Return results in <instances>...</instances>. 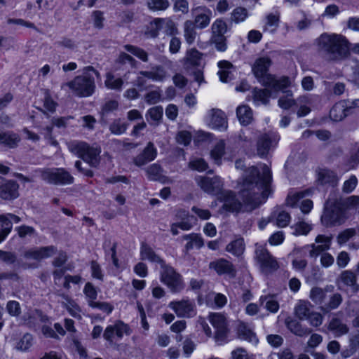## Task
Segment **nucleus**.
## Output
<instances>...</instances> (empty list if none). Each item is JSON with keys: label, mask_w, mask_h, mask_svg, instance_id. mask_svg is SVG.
I'll return each instance as SVG.
<instances>
[{"label": "nucleus", "mask_w": 359, "mask_h": 359, "mask_svg": "<svg viewBox=\"0 0 359 359\" xmlns=\"http://www.w3.org/2000/svg\"><path fill=\"white\" fill-rule=\"evenodd\" d=\"M271 181V171L266 165H262V172L255 166L248 168L245 170L239 191L243 203L236 198L233 191H224L221 193L223 208L233 212H252L267 199Z\"/></svg>", "instance_id": "1"}, {"label": "nucleus", "mask_w": 359, "mask_h": 359, "mask_svg": "<svg viewBox=\"0 0 359 359\" xmlns=\"http://www.w3.org/2000/svg\"><path fill=\"white\" fill-rule=\"evenodd\" d=\"M318 53L327 61H341L349 55V42L341 34H322L316 40Z\"/></svg>", "instance_id": "2"}, {"label": "nucleus", "mask_w": 359, "mask_h": 359, "mask_svg": "<svg viewBox=\"0 0 359 359\" xmlns=\"http://www.w3.org/2000/svg\"><path fill=\"white\" fill-rule=\"evenodd\" d=\"M270 65L271 60L269 58L260 57L255 61L252 67V72L262 86L271 88L275 91L284 92V90L290 84L289 78L283 76L280 79H276L271 74L267 73Z\"/></svg>", "instance_id": "3"}, {"label": "nucleus", "mask_w": 359, "mask_h": 359, "mask_svg": "<svg viewBox=\"0 0 359 359\" xmlns=\"http://www.w3.org/2000/svg\"><path fill=\"white\" fill-rule=\"evenodd\" d=\"M88 71L93 72L97 76L100 75L93 67H87L82 75L76 76L69 82L62 83L61 88L65 89V87H69L76 95L80 97L91 95L95 90V84L94 77L88 73Z\"/></svg>", "instance_id": "4"}, {"label": "nucleus", "mask_w": 359, "mask_h": 359, "mask_svg": "<svg viewBox=\"0 0 359 359\" xmlns=\"http://www.w3.org/2000/svg\"><path fill=\"white\" fill-rule=\"evenodd\" d=\"M68 149L90 166L96 167L100 163L101 152L100 148L90 147L85 142L73 141L69 143Z\"/></svg>", "instance_id": "5"}, {"label": "nucleus", "mask_w": 359, "mask_h": 359, "mask_svg": "<svg viewBox=\"0 0 359 359\" xmlns=\"http://www.w3.org/2000/svg\"><path fill=\"white\" fill-rule=\"evenodd\" d=\"M40 177L46 182L55 185H67L74 182V177L62 168H43L38 170Z\"/></svg>", "instance_id": "6"}, {"label": "nucleus", "mask_w": 359, "mask_h": 359, "mask_svg": "<svg viewBox=\"0 0 359 359\" xmlns=\"http://www.w3.org/2000/svg\"><path fill=\"white\" fill-rule=\"evenodd\" d=\"M345 220L344 208L335 202L326 201L321 216L322 224L326 227L334 226L342 224Z\"/></svg>", "instance_id": "7"}, {"label": "nucleus", "mask_w": 359, "mask_h": 359, "mask_svg": "<svg viewBox=\"0 0 359 359\" xmlns=\"http://www.w3.org/2000/svg\"><path fill=\"white\" fill-rule=\"evenodd\" d=\"M160 279L172 292H180L184 287L182 276L165 262L161 266Z\"/></svg>", "instance_id": "8"}, {"label": "nucleus", "mask_w": 359, "mask_h": 359, "mask_svg": "<svg viewBox=\"0 0 359 359\" xmlns=\"http://www.w3.org/2000/svg\"><path fill=\"white\" fill-rule=\"evenodd\" d=\"M255 259L259 265L261 271L265 274L271 273L279 268L276 259L261 245H256Z\"/></svg>", "instance_id": "9"}, {"label": "nucleus", "mask_w": 359, "mask_h": 359, "mask_svg": "<svg viewBox=\"0 0 359 359\" xmlns=\"http://www.w3.org/2000/svg\"><path fill=\"white\" fill-rule=\"evenodd\" d=\"M202 61V53L196 48L187 50L186 55L182 62L184 69L195 76L196 80L201 83L202 82V73L199 70Z\"/></svg>", "instance_id": "10"}, {"label": "nucleus", "mask_w": 359, "mask_h": 359, "mask_svg": "<svg viewBox=\"0 0 359 359\" xmlns=\"http://www.w3.org/2000/svg\"><path fill=\"white\" fill-rule=\"evenodd\" d=\"M207 122L212 129L224 131L228 128L226 116L224 112L219 109H212L208 111Z\"/></svg>", "instance_id": "11"}, {"label": "nucleus", "mask_w": 359, "mask_h": 359, "mask_svg": "<svg viewBox=\"0 0 359 359\" xmlns=\"http://www.w3.org/2000/svg\"><path fill=\"white\" fill-rule=\"evenodd\" d=\"M168 306L179 317L191 318L196 315L194 304L189 300L172 301Z\"/></svg>", "instance_id": "12"}, {"label": "nucleus", "mask_w": 359, "mask_h": 359, "mask_svg": "<svg viewBox=\"0 0 359 359\" xmlns=\"http://www.w3.org/2000/svg\"><path fill=\"white\" fill-rule=\"evenodd\" d=\"M209 269L215 271L219 276L227 275L230 278H234L236 275V269L234 265L224 258H219L210 262Z\"/></svg>", "instance_id": "13"}, {"label": "nucleus", "mask_w": 359, "mask_h": 359, "mask_svg": "<svg viewBox=\"0 0 359 359\" xmlns=\"http://www.w3.org/2000/svg\"><path fill=\"white\" fill-rule=\"evenodd\" d=\"M56 252L57 248L53 245L34 248L25 250L23 252V257L27 259L41 261L43 259L52 257Z\"/></svg>", "instance_id": "14"}, {"label": "nucleus", "mask_w": 359, "mask_h": 359, "mask_svg": "<svg viewBox=\"0 0 359 359\" xmlns=\"http://www.w3.org/2000/svg\"><path fill=\"white\" fill-rule=\"evenodd\" d=\"M19 185L12 180L2 179L0 181V198L6 201H12L19 196Z\"/></svg>", "instance_id": "15"}, {"label": "nucleus", "mask_w": 359, "mask_h": 359, "mask_svg": "<svg viewBox=\"0 0 359 359\" xmlns=\"http://www.w3.org/2000/svg\"><path fill=\"white\" fill-rule=\"evenodd\" d=\"M278 137L275 133H267L261 135L257 143V154L259 156H265L273 144H276Z\"/></svg>", "instance_id": "16"}, {"label": "nucleus", "mask_w": 359, "mask_h": 359, "mask_svg": "<svg viewBox=\"0 0 359 359\" xmlns=\"http://www.w3.org/2000/svg\"><path fill=\"white\" fill-rule=\"evenodd\" d=\"M157 156V149L154 144L149 142L144 150L134 158L137 166H142L154 161Z\"/></svg>", "instance_id": "17"}, {"label": "nucleus", "mask_w": 359, "mask_h": 359, "mask_svg": "<svg viewBox=\"0 0 359 359\" xmlns=\"http://www.w3.org/2000/svg\"><path fill=\"white\" fill-rule=\"evenodd\" d=\"M208 319L212 326L217 330V333L221 335L227 332V320L226 316L220 313H211Z\"/></svg>", "instance_id": "18"}, {"label": "nucleus", "mask_w": 359, "mask_h": 359, "mask_svg": "<svg viewBox=\"0 0 359 359\" xmlns=\"http://www.w3.org/2000/svg\"><path fill=\"white\" fill-rule=\"evenodd\" d=\"M140 74L154 81L162 82L168 77V72L161 65L153 66L149 71H141Z\"/></svg>", "instance_id": "19"}, {"label": "nucleus", "mask_w": 359, "mask_h": 359, "mask_svg": "<svg viewBox=\"0 0 359 359\" xmlns=\"http://www.w3.org/2000/svg\"><path fill=\"white\" fill-rule=\"evenodd\" d=\"M123 337V335L130 334V330L128 326L121 321L117 322L113 325L108 326L104 333L103 337Z\"/></svg>", "instance_id": "20"}, {"label": "nucleus", "mask_w": 359, "mask_h": 359, "mask_svg": "<svg viewBox=\"0 0 359 359\" xmlns=\"http://www.w3.org/2000/svg\"><path fill=\"white\" fill-rule=\"evenodd\" d=\"M202 18L201 14H197L195 19V22L191 21H186L184 23V37L187 42L189 44L192 43L196 38V26L201 27L202 22H200V20Z\"/></svg>", "instance_id": "21"}, {"label": "nucleus", "mask_w": 359, "mask_h": 359, "mask_svg": "<svg viewBox=\"0 0 359 359\" xmlns=\"http://www.w3.org/2000/svg\"><path fill=\"white\" fill-rule=\"evenodd\" d=\"M222 182L217 176L203 177V191L212 194H217L222 190Z\"/></svg>", "instance_id": "22"}, {"label": "nucleus", "mask_w": 359, "mask_h": 359, "mask_svg": "<svg viewBox=\"0 0 359 359\" xmlns=\"http://www.w3.org/2000/svg\"><path fill=\"white\" fill-rule=\"evenodd\" d=\"M20 141V136L11 131H3L0 129V144L11 149L15 148Z\"/></svg>", "instance_id": "23"}, {"label": "nucleus", "mask_w": 359, "mask_h": 359, "mask_svg": "<svg viewBox=\"0 0 359 359\" xmlns=\"http://www.w3.org/2000/svg\"><path fill=\"white\" fill-rule=\"evenodd\" d=\"M137 61L130 55L126 53H121L115 61L116 70L126 69L136 67Z\"/></svg>", "instance_id": "24"}, {"label": "nucleus", "mask_w": 359, "mask_h": 359, "mask_svg": "<svg viewBox=\"0 0 359 359\" xmlns=\"http://www.w3.org/2000/svg\"><path fill=\"white\" fill-rule=\"evenodd\" d=\"M349 114L345 101L336 103L330 111V116L334 121H340Z\"/></svg>", "instance_id": "25"}, {"label": "nucleus", "mask_w": 359, "mask_h": 359, "mask_svg": "<svg viewBox=\"0 0 359 359\" xmlns=\"http://www.w3.org/2000/svg\"><path fill=\"white\" fill-rule=\"evenodd\" d=\"M140 256L142 260H149L151 262L158 263L161 266L165 263L154 251L147 244L142 243L140 248Z\"/></svg>", "instance_id": "26"}, {"label": "nucleus", "mask_w": 359, "mask_h": 359, "mask_svg": "<svg viewBox=\"0 0 359 359\" xmlns=\"http://www.w3.org/2000/svg\"><path fill=\"white\" fill-rule=\"evenodd\" d=\"M339 279L344 285L350 287L352 292L354 293L359 291V285L357 283V276L353 271L351 270L342 271L339 276Z\"/></svg>", "instance_id": "27"}, {"label": "nucleus", "mask_w": 359, "mask_h": 359, "mask_svg": "<svg viewBox=\"0 0 359 359\" xmlns=\"http://www.w3.org/2000/svg\"><path fill=\"white\" fill-rule=\"evenodd\" d=\"M225 141L224 140H217L210 152V158L215 164L217 165L222 164V158L225 154Z\"/></svg>", "instance_id": "28"}, {"label": "nucleus", "mask_w": 359, "mask_h": 359, "mask_svg": "<svg viewBox=\"0 0 359 359\" xmlns=\"http://www.w3.org/2000/svg\"><path fill=\"white\" fill-rule=\"evenodd\" d=\"M272 90L276 92L271 88L266 87L265 89H259L255 88L253 89V100L255 103L259 104L262 103L263 104H267L269 102V97L271 95Z\"/></svg>", "instance_id": "29"}, {"label": "nucleus", "mask_w": 359, "mask_h": 359, "mask_svg": "<svg viewBox=\"0 0 359 359\" xmlns=\"http://www.w3.org/2000/svg\"><path fill=\"white\" fill-rule=\"evenodd\" d=\"M227 299L221 293L210 292L205 297V303L208 306L222 308L226 305Z\"/></svg>", "instance_id": "30"}, {"label": "nucleus", "mask_w": 359, "mask_h": 359, "mask_svg": "<svg viewBox=\"0 0 359 359\" xmlns=\"http://www.w3.org/2000/svg\"><path fill=\"white\" fill-rule=\"evenodd\" d=\"M163 109L161 106L150 108L147 114L146 118L151 125L158 126L163 118Z\"/></svg>", "instance_id": "31"}, {"label": "nucleus", "mask_w": 359, "mask_h": 359, "mask_svg": "<svg viewBox=\"0 0 359 359\" xmlns=\"http://www.w3.org/2000/svg\"><path fill=\"white\" fill-rule=\"evenodd\" d=\"M312 306L308 301H299L294 308L296 316L299 320H306L311 313Z\"/></svg>", "instance_id": "32"}, {"label": "nucleus", "mask_w": 359, "mask_h": 359, "mask_svg": "<svg viewBox=\"0 0 359 359\" xmlns=\"http://www.w3.org/2000/svg\"><path fill=\"white\" fill-rule=\"evenodd\" d=\"M309 297L315 304L320 305V308L322 310V306H324L326 302L327 290L314 287L311 290Z\"/></svg>", "instance_id": "33"}, {"label": "nucleus", "mask_w": 359, "mask_h": 359, "mask_svg": "<svg viewBox=\"0 0 359 359\" xmlns=\"http://www.w3.org/2000/svg\"><path fill=\"white\" fill-rule=\"evenodd\" d=\"M236 115L243 126L250 124L252 120V111L248 105H241L236 109Z\"/></svg>", "instance_id": "34"}, {"label": "nucleus", "mask_w": 359, "mask_h": 359, "mask_svg": "<svg viewBox=\"0 0 359 359\" xmlns=\"http://www.w3.org/2000/svg\"><path fill=\"white\" fill-rule=\"evenodd\" d=\"M218 67L220 69L218 74L222 82H228L233 79V74L231 71V69L233 68V65L231 62L226 60H222L218 63Z\"/></svg>", "instance_id": "35"}, {"label": "nucleus", "mask_w": 359, "mask_h": 359, "mask_svg": "<svg viewBox=\"0 0 359 359\" xmlns=\"http://www.w3.org/2000/svg\"><path fill=\"white\" fill-rule=\"evenodd\" d=\"M177 217L182 218V221L177 222V224L179 228L184 231L189 230L196 220L194 216L188 215L185 210H180L177 214Z\"/></svg>", "instance_id": "36"}, {"label": "nucleus", "mask_w": 359, "mask_h": 359, "mask_svg": "<svg viewBox=\"0 0 359 359\" xmlns=\"http://www.w3.org/2000/svg\"><path fill=\"white\" fill-rule=\"evenodd\" d=\"M11 345L20 351H27L33 345V338H12Z\"/></svg>", "instance_id": "37"}, {"label": "nucleus", "mask_w": 359, "mask_h": 359, "mask_svg": "<svg viewBox=\"0 0 359 359\" xmlns=\"http://www.w3.org/2000/svg\"><path fill=\"white\" fill-rule=\"evenodd\" d=\"M245 250V244L243 238H240L231 241L226 247V250L235 256H240Z\"/></svg>", "instance_id": "38"}, {"label": "nucleus", "mask_w": 359, "mask_h": 359, "mask_svg": "<svg viewBox=\"0 0 359 359\" xmlns=\"http://www.w3.org/2000/svg\"><path fill=\"white\" fill-rule=\"evenodd\" d=\"M342 302V297L339 293L332 294L328 302H325L322 306V311L327 313L332 309H337Z\"/></svg>", "instance_id": "39"}, {"label": "nucleus", "mask_w": 359, "mask_h": 359, "mask_svg": "<svg viewBox=\"0 0 359 359\" xmlns=\"http://www.w3.org/2000/svg\"><path fill=\"white\" fill-rule=\"evenodd\" d=\"M280 22V14L279 13H269L266 17V22L264 27L265 31L269 30L271 32H273L279 26Z\"/></svg>", "instance_id": "40"}, {"label": "nucleus", "mask_w": 359, "mask_h": 359, "mask_svg": "<svg viewBox=\"0 0 359 359\" xmlns=\"http://www.w3.org/2000/svg\"><path fill=\"white\" fill-rule=\"evenodd\" d=\"M12 227L10 219L4 215H0V243L6 239Z\"/></svg>", "instance_id": "41"}, {"label": "nucleus", "mask_w": 359, "mask_h": 359, "mask_svg": "<svg viewBox=\"0 0 359 359\" xmlns=\"http://www.w3.org/2000/svg\"><path fill=\"white\" fill-rule=\"evenodd\" d=\"M163 28V20L156 19L151 22L145 32L148 38H156L158 36L159 31Z\"/></svg>", "instance_id": "42"}, {"label": "nucleus", "mask_w": 359, "mask_h": 359, "mask_svg": "<svg viewBox=\"0 0 359 359\" xmlns=\"http://www.w3.org/2000/svg\"><path fill=\"white\" fill-rule=\"evenodd\" d=\"M128 126V124L121 118H116L110 123L109 129L112 134L120 135L126 133Z\"/></svg>", "instance_id": "43"}, {"label": "nucleus", "mask_w": 359, "mask_h": 359, "mask_svg": "<svg viewBox=\"0 0 359 359\" xmlns=\"http://www.w3.org/2000/svg\"><path fill=\"white\" fill-rule=\"evenodd\" d=\"M162 172L161 166L157 163H154L146 169L148 178L153 181H161L163 177Z\"/></svg>", "instance_id": "44"}, {"label": "nucleus", "mask_w": 359, "mask_h": 359, "mask_svg": "<svg viewBox=\"0 0 359 359\" xmlns=\"http://www.w3.org/2000/svg\"><path fill=\"white\" fill-rule=\"evenodd\" d=\"M329 329L334 334H345L348 332V327L346 325L344 324L341 320L338 318H333L330 324H329Z\"/></svg>", "instance_id": "45"}, {"label": "nucleus", "mask_w": 359, "mask_h": 359, "mask_svg": "<svg viewBox=\"0 0 359 359\" xmlns=\"http://www.w3.org/2000/svg\"><path fill=\"white\" fill-rule=\"evenodd\" d=\"M356 235V230L354 228L346 229L341 231L337 236V242L341 246L350 241Z\"/></svg>", "instance_id": "46"}, {"label": "nucleus", "mask_w": 359, "mask_h": 359, "mask_svg": "<svg viewBox=\"0 0 359 359\" xmlns=\"http://www.w3.org/2000/svg\"><path fill=\"white\" fill-rule=\"evenodd\" d=\"M104 83L109 89L121 90L123 81L121 78H115L111 74H107Z\"/></svg>", "instance_id": "47"}, {"label": "nucleus", "mask_w": 359, "mask_h": 359, "mask_svg": "<svg viewBox=\"0 0 359 359\" xmlns=\"http://www.w3.org/2000/svg\"><path fill=\"white\" fill-rule=\"evenodd\" d=\"M248 17V11L244 7H237L231 13V20L235 23L243 22Z\"/></svg>", "instance_id": "48"}, {"label": "nucleus", "mask_w": 359, "mask_h": 359, "mask_svg": "<svg viewBox=\"0 0 359 359\" xmlns=\"http://www.w3.org/2000/svg\"><path fill=\"white\" fill-rule=\"evenodd\" d=\"M209 43L214 44L218 51L224 52L227 48L226 38L224 35L211 36Z\"/></svg>", "instance_id": "49"}, {"label": "nucleus", "mask_w": 359, "mask_h": 359, "mask_svg": "<svg viewBox=\"0 0 359 359\" xmlns=\"http://www.w3.org/2000/svg\"><path fill=\"white\" fill-rule=\"evenodd\" d=\"M124 48L128 52L134 55L135 56H136L137 57H138L139 59L142 60L143 62H147L149 60L147 53L144 50H143L140 48L134 46L133 45H126L124 46Z\"/></svg>", "instance_id": "50"}, {"label": "nucleus", "mask_w": 359, "mask_h": 359, "mask_svg": "<svg viewBox=\"0 0 359 359\" xmlns=\"http://www.w3.org/2000/svg\"><path fill=\"white\" fill-rule=\"evenodd\" d=\"M237 332L239 337H254L255 335L252 327L242 321L238 323Z\"/></svg>", "instance_id": "51"}, {"label": "nucleus", "mask_w": 359, "mask_h": 359, "mask_svg": "<svg viewBox=\"0 0 359 359\" xmlns=\"http://www.w3.org/2000/svg\"><path fill=\"white\" fill-rule=\"evenodd\" d=\"M291 228L294 230L293 234L296 236L307 235L311 230V225L303 221L296 223Z\"/></svg>", "instance_id": "52"}, {"label": "nucleus", "mask_w": 359, "mask_h": 359, "mask_svg": "<svg viewBox=\"0 0 359 359\" xmlns=\"http://www.w3.org/2000/svg\"><path fill=\"white\" fill-rule=\"evenodd\" d=\"M261 304H264L265 302V308L273 313L277 312L279 309L278 302L273 299V297H262L260 298Z\"/></svg>", "instance_id": "53"}, {"label": "nucleus", "mask_w": 359, "mask_h": 359, "mask_svg": "<svg viewBox=\"0 0 359 359\" xmlns=\"http://www.w3.org/2000/svg\"><path fill=\"white\" fill-rule=\"evenodd\" d=\"M227 26L222 20L217 19L212 25V36L224 35Z\"/></svg>", "instance_id": "54"}, {"label": "nucleus", "mask_w": 359, "mask_h": 359, "mask_svg": "<svg viewBox=\"0 0 359 359\" xmlns=\"http://www.w3.org/2000/svg\"><path fill=\"white\" fill-rule=\"evenodd\" d=\"M192 139V135L190 132L187 130L179 131L175 137L176 142L181 145L184 147L188 146Z\"/></svg>", "instance_id": "55"}, {"label": "nucleus", "mask_w": 359, "mask_h": 359, "mask_svg": "<svg viewBox=\"0 0 359 359\" xmlns=\"http://www.w3.org/2000/svg\"><path fill=\"white\" fill-rule=\"evenodd\" d=\"M184 238L190 240L186 245L187 250H190L194 247L200 249L202 247V240L198 234L187 235Z\"/></svg>", "instance_id": "56"}, {"label": "nucleus", "mask_w": 359, "mask_h": 359, "mask_svg": "<svg viewBox=\"0 0 359 359\" xmlns=\"http://www.w3.org/2000/svg\"><path fill=\"white\" fill-rule=\"evenodd\" d=\"M286 93V96H283L278 100V105L283 109H289L290 107L296 104V101L289 97V96L292 97V92L290 90H287Z\"/></svg>", "instance_id": "57"}, {"label": "nucleus", "mask_w": 359, "mask_h": 359, "mask_svg": "<svg viewBox=\"0 0 359 359\" xmlns=\"http://www.w3.org/2000/svg\"><path fill=\"white\" fill-rule=\"evenodd\" d=\"M15 230L17 231L18 236L21 238H25L27 236L31 237L36 235L34 228L27 225L15 227Z\"/></svg>", "instance_id": "58"}, {"label": "nucleus", "mask_w": 359, "mask_h": 359, "mask_svg": "<svg viewBox=\"0 0 359 359\" xmlns=\"http://www.w3.org/2000/svg\"><path fill=\"white\" fill-rule=\"evenodd\" d=\"M147 5L151 10L163 11L165 10L170 4L168 0H149Z\"/></svg>", "instance_id": "59"}, {"label": "nucleus", "mask_w": 359, "mask_h": 359, "mask_svg": "<svg viewBox=\"0 0 359 359\" xmlns=\"http://www.w3.org/2000/svg\"><path fill=\"white\" fill-rule=\"evenodd\" d=\"M83 293L88 299L89 305L90 303H92V302H95L97 296V290L91 283H87L85 285V287L83 288Z\"/></svg>", "instance_id": "60"}, {"label": "nucleus", "mask_w": 359, "mask_h": 359, "mask_svg": "<svg viewBox=\"0 0 359 359\" xmlns=\"http://www.w3.org/2000/svg\"><path fill=\"white\" fill-rule=\"evenodd\" d=\"M290 221V215L288 212L283 210L280 211L276 217V225L278 227L283 228L288 225Z\"/></svg>", "instance_id": "61"}, {"label": "nucleus", "mask_w": 359, "mask_h": 359, "mask_svg": "<svg viewBox=\"0 0 359 359\" xmlns=\"http://www.w3.org/2000/svg\"><path fill=\"white\" fill-rule=\"evenodd\" d=\"M8 313L12 316H18L21 313L20 304L16 301H9L6 304Z\"/></svg>", "instance_id": "62"}, {"label": "nucleus", "mask_w": 359, "mask_h": 359, "mask_svg": "<svg viewBox=\"0 0 359 359\" xmlns=\"http://www.w3.org/2000/svg\"><path fill=\"white\" fill-rule=\"evenodd\" d=\"M161 96V94L160 90H152L144 95V100L148 104H154L160 101Z\"/></svg>", "instance_id": "63"}, {"label": "nucleus", "mask_w": 359, "mask_h": 359, "mask_svg": "<svg viewBox=\"0 0 359 359\" xmlns=\"http://www.w3.org/2000/svg\"><path fill=\"white\" fill-rule=\"evenodd\" d=\"M358 179L355 175H351L348 180H346L343 185V191L351 193L356 187Z\"/></svg>", "instance_id": "64"}]
</instances>
